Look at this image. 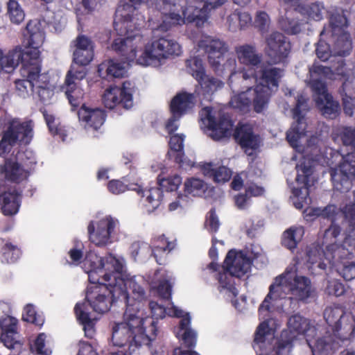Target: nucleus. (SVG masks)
I'll return each mask as SVG.
<instances>
[{"instance_id": "nucleus-50", "label": "nucleus", "mask_w": 355, "mask_h": 355, "mask_svg": "<svg viewBox=\"0 0 355 355\" xmlns=\"http://www.w3.org/2000/svg\"><path fill=\"white\" fill-rule=\"evenodd\" d=\"M288 326L291 332L304 334L308 330L309 322L306 319L299 314L292 315L288 319Z\"/></svg>"}, {"instance_id": "nucleus-36", "label": "nucleus", "mask_w": 355, "mask_h": 355, "mask_svg": "<svg viewBox=\"0 0 355 355\" xmlns=\"http://www.w3.org/2000/svg\"><path fill=\"white\" fill-rule=\"evenodd\" d=\"M239 61L252 67H257L261 62V55L256 53L254 46H240L236 50Z\"/></svg>"}, {"instance_id": "nucleus-4", "label": "nucleus", "mask_w": 355, "mask_h": 355, "mask_svg": "<svg viewBox=\"0 0 355 355\" xmlns=\"http://www.w3.org/2000/svg\"><path fill=\"white\" fill-rule=\"evenodd\" d=\"M112 342L120 347L127 349L111 353L110 355L125 354L131 355L142 345H148L157 335L155 322L150 318H143L136 313L125 311L124 321L114 322L112 327Z\"/></svg>"}, {"instance_id": "nucleus-40", "label": "nucleus", "mask_w": 355, "mask_h": 355, "mask_svg": "<svg viewBox=\"0 0 355 355\" xmlns=\"http://www.w3.org/2000/svg\"><path fill=\"white\" fill-rule=\"evenodd\" d=\"M352 83V78L348 77L339 89V92L342 96L344 113L349 116H352L355 111V98L347 94L348 87Z\"/></svg>"}, {"instance_id": "nucleus-64", "label": "nucleus", "mask_w": 355, "mask_h": 355, "mask_svg": "<svg viewBox=\"0 0 355 355\" xmlns=\"http://www.w3.org/2000/svg\"><path fill=\"white\" fill-rule=\"evenodd\" d=\"M315 211L318 213V215H320V217L329 220L331 223H335L336 216L338 214V208L334 205H328L323 208L317 207Z\"/></svg>"}, {"instance_id": "nucleus-6", "label": "nucleus", "mask_w": 355, "mask_h": 355, "mask_svg": "<svg viewBox=\"0 0 355 355\" xmlns=\"http://www.w3.org/2000/svg\"><path fill=\"white\" fill-rule=\"evenodd\" d=\"M251 265L252 261L245 254L230 250L222 266L212 261L208 264L207 268L212 272H216L215 278L219 284L218 288L219 292L226 290L233 297H236L239 291L235 286L233 277L241 278L245 276L250 270Z\"/></svg>"}, {"instance_id": "nucleus-45", "label": "nucleus", "mask_w": 355, "mask_h": 355, "mask_svg": "<svg viewBox=\"0 0 355 355\" xmlns=\"http://www.w3.org/2000/svg\"><path fill=\"white\" fill-rule=\"evenodd\" d=\"M290 47L286 46H267L266 52L273 64L282 62L290 53Z\"/></svg>"}, {"instance_id": "nucleus-20", "label": "nucleus", "mask_w": 355, "mask_h": 355, "mask_svg": "<svg viewBox=\"0 0 355 355\" xmlns=\"http://www.w3.org/2000/svg\"><path fill=\"white\" fill-rule=\"evenodd\" d=\"M184 137L182 134L171 135L168 142L169 149L166 155L168 159L178 164L179 167L187 169L192 168L194 163L185 157L184 150Z\"/></svg>"}, {"instance_id": "nucleus-60", "label": "nucleus", "mask_w": 355, "mask_h": 355, "mask_svg": "<svg viewBox=\"0 0 355 355\" xmlns=\"http://www.w3.org/2000/svg\"><path fill=\"white\" fill-rule=\"evenodd\" d=\"M227 21L230 24L234 21H238L240 28H243L251 23L252 17L248 12H241V10L236 9L234 11L233 13L228 16Z\"/></svg>"}, {"instance_id": "nucleus-7", "label": "nucleus", "mask_w": 355, "mask_h": 355, "mask_svg": "<svg viewBox=\"0 0 355 355\" xmlns=\"http://www.w3.org/2000/svg\"><path fill=\"white\" fill-rule=\"evenodd\" d=\"M76 47L73 59L75 64H72L67 71L62 87L73 110L80 106L84 96V91L79 86L80 82L87 75V71L83 67L89 64L94 56V46Z\"/></svg>"}, {"instance_id": "nucleus-43", "label": "nucleus", "mask_w": 355, "mask_h": 355, "mask_svg": "<svg viewBox=\"0 0 355 355\" xmlns=\"http://www.w3.org/2000/svg\"><path fill=\"white\" fill-rule=\"evenodd\" d=\"M284 297L282 295L279 288H277V286L274 281V282L269 286L268 293L259 307V314L262 315L264 312H270L271 309L272 301Z\"/></svg>"}, {"instance_id": "nucleus-42", "label": "nucleus", "mask_w": 355, "mask_h": 355, "mask_svg": "<svg viewBox=\"0 0 355 355\" xmlns=\"http://www.w3.org/2000/svg\"><path fill=\"white\" fill-rule=\"evenodd\" d=\"M306 128V124L303 121L298 123V121L296 120L292 125L290 130L286 133V139L291 146L297 148L299 146L300 139L305 135Z\"/></svg>"}, {"instance_id": "nucleus-11", "label": "nucleus", "mask_w": 355, "mask_h": 355, "mask_svg": "<svg viewBox=\"0 0 355 355\" xmlns=\"http://www.w3.org/2000/svg\"><path fill=\"white\" fill-rule=\"evenodd\" d=\"M283 71L279 68L270 67L261 69V80L263 83L254 88V110L261 113L267 106L271 94V87H278Z\"/></svg>"}, {"instance_id": "nucleus-48", "label": "nucleus", "mask_w": 355, "mask_h": 355, "mask_svg": "<svg viewBox=\"0 0 355 355\" xmlns=\"http://www.w3.org/2000/svg\"><path fill=\"white\" fill-rule=\"evenodd\" d=\"M139 195H141L142 197L145 196L146 202L152 209L154 210L160 205L163 198V190L162 188L153 187L145 191L142 189V193H140Z\"/></svg>"}, {"instance_id": "nucleus-32", "label": "nucleus", "mask_w": 355, "mask_h": 355, "mask_svg": "<svg viewBox=\"0 0 355 355\" xmlns=\"http://www.w3.org/2000/svg\"><path fill=\"white\" fill-rule=\"evenodd\" d=\"M317 107L322 116L327 119H334L340 114V107L338 101L334 100L332 95L324 96V98H315Z\"/></svg>"}, {"instance_id": "nucleus-37", "label": "nucleus", "mask_w": 355, "mask_h": 355, "mask_svg": "<svg viewBox=\"0 0 355 355\" xmlns=\"http://www.w3.org/2000/svg\"><path fill=\"white\" fill-rule=\"evenodd\" d=\"M200 49L203 50L207 53L208 61L210 65L217 68L222 60L224 59V55L227 51L226 46H198Z\"/></svg>"}, {"instance_id": "nucleus-53", "label": "nucleus", "mask_w": 355, "mask_h": 355, "mask_svg": "<svg viewBox=\"0 0 355 355\" xmlns=\"http://www.w3.org/2000/svg\"><path fill=\"white\" fill-rule=\"evenodd\" d=\"M341 232L340 227L335 223H331L330 226L325 230L322 241V245H326L328 249L329 245L336 243L337 237Z\"/></svg>"}, {"instance_id": "nucleus-30", "label": "nucleus", "mask_w": 355, "mask_h": 355, "mask_svg": "<svg viewBox=\"0 0 355 355\" xmlns=\"http://www.w3.org/2000/svg\"><path fill=\"white\" fill-rule=\"evenodd\" d=\"M200 169L205 176L211 178L215 182L218 183L229 181L232 175V172L229 168L220 166L214 168L211 162L203 163L200 165Z\"/></svg>"}, {"instance_id": "nucleus-33", "label": "nucleus", "mask_w": 355, "mask_h": 355, "mask_svg": "<svg viewBox=\"0 0 355 355\" xmlns=\"http://www.w3.org/2000/svg\"><path fill=\"white\" fill-rule=\"evenodd\" d=\"M304 234L302 226H291L286 230L282 236V245L286 248L293 251L301 241Z\"/></svg>"}, {"instance_id": "nucleus-61", "label": "nucleus", "mask_w": 355, "mask_h": 355, "mask_svg": "<svg viewBox=\"0 0 355 355\" xmlns=\"http://www.w3.org/2000/svg\"><path fill=\"white\" fill-rule=\"evenodd\" d=\"M338 170L355 176V153H347L343 157Z\"/></svg>"}, {"instance_id": "nucleus-49", "label": "nucleus", "mask_w": 355, "mask_h": 355, "mask_svg": "<svg viewBox=\"0 0 355 355\" xmlns=\"http://www.w3.org/2000/svg\"><path fill=\"white\" fill-rule=\"evenodd\" d=\"M205 189L204 181L198 178H189L184 182V192L188 195L199 196L204 193Z\"/></svg>"}, {"instance_id": "nucleus-16", "label": "nucleus", "mask_w": 355, "mask_h": 355, "mask_svg": "<svg viewBox=\"0 0 355 355\" xmlns=\"http://www.w3.org/2000/svg\"><path fill=\"white\" fill-rule=\"evenodd\" d=\"M124 284L122 290L127 296L128 301L123 298H121L120 301L125 303V311L139 312L142 302L146 299L145 290L135 281V278H124Z\"/></svg>"}, {"instance_id": "nucleus-25", "label": "nucleus", "mask_w": 355, "mask_h": 355, "mask_svg": "<svg viewBox=\"0 0 355 355\" xmlns=\"http://www.w3.org/2000/svg\"><path fill=\"white\" fill-rule=\"evenodd\" d=\"M80 121L85 123L86 125L98 130L104 123L106 114L105 112L98 108L91 109L83 104L78 111Z\"/></svg>"}, {"instance_id": "nucleus-34", "label": "nucleus", "mask_w": 355, "mask_h": 355, "mask_svg": "<svg viewBox=\"0 0 355 355\" xmlns=\"http://www.w3.org/2000/svg\"><path fill=\"white\" fill-rule=\"evenodd\" d=\"M103 259V257L98 256L94 252H89L86 254L83 264L87 270L86 272L88 273L89 279H95V275H98L99 279L101 277V274L103 273V271H102Z\"/></svg>"}, {"instance_id": "nucleus-23", "label": "nucleus", "mask_w": 355, "mask_h": 355, "mask_svg": "<svg viewBox=\"0 0 355 355\" xmlns=\"http://www.w3.org/2000/svg\"><path fill=\"white\" fill-rule=\"evenodd\" d=\"M0 174L3 175L6 180L17 184L29 178V172L12 158L6 159L0 165Z\"/></svg>"}, {"instance_id": "nucleus-10", "label": "nucleus", "mask_w": 355, "mask_h": 355, "mask_svg": "<svg viewBox=\"0 0 355 355\" xmlns=\"http://www.w3.org/2000/svg\"><path fill=\"white\" fill-rule=\"evenodd\" d=\"M275 282L280 293L290 294L292 300L304 302L311 295V282L309 278L298 276L295 272L286 270L276 277Z\"/></svg>"}, {"instance_id": "nucleus-5", "label": "nucleus", "mask_w": 355, "mask_h": 355, "mask_svg": "<svg viewBox=\"0 0 355 355\" xmlns=\"http://www.w3.org/2000/svg\"><path fill=\"white\" fill-rule=\"evenodd\" d=\"M198 6L189 5L180 6L183 18L178 13L170 12L166 15L162 23L152 31L151 42L147 44H178L171 39L168 31L173 25L179 24L180 21L194 24L201 27L209 19V13L212 9L218 8L224 5L227 0H200Z\"/></svg>"}, {"instance_id": "nucleus-1", "label": "nucleus", "mask_w": 355, "mask_h": 355, "mask_svg": "<svg viewBox=\"0 0 355 355\" xmlns=\"http://www.w3.org/2000/svg\"><path fill=\"white\" fill-rule=\"evenodd\" d=\"M40 54L38 46H15L6 54L0 49V72L13 70L21 64L20 73L25 78L15 82L18 95L24 98L30 90L37 93L40 100L44 101L51 91L47 77L41 74Z\"/></svg>"}, {"instance_id": "nucleus-8", "label": "nucleus", "mask_w": 355, "mask_h": 355, "mask_svg": "<svg viewBox=\"0 0 355 355\" xmlns=\"http://www.w3.org/2000/svg\"><path fill=\"white\" fill-rule=\"evenodd\" d=\"M130 3H124L117 7L114 19V28L118 37L110 44V33H102L105 44H128L137 40L141 42L142 38L140 34V29L134 22V13L136 10V6L148 3L150 0H128Z\"/></svg>"}, {"instance_id": "nucleus-52", "label": "nucleus", "mask_w": 355, "mask_h": 355, "mask_svg": "<svg viewBox=\"0 0 355 355\" xmlns=\"http://www.w3.org/2000/svg\"><path fill=\"white\" fill-rule=\"evenodd\" d=\"M322 244L320 243H312L308 246L306 249V261L311 265H314L318 263V261H322L324 256V252L323 250Z\"/></svg>"}, {"instance_id": "nucleus-12", "label": "nucleus", "mask_w": 355, "mask_h": 355, "mask_svg": "<svg viewBox=\"0 0 355 355\" xmlns=\"http://www.w3.org/2000/svg\"><path fill=\"white\" fill-rule=\"evenodd\" d=\"M211 107H206L201 111V119L211 132L210 137L214 141L229 138L232 135L234 123L231 117L225 113H218V116L212 114Z\"/></svg>"}, {"instance_id": "nucleus-24", "label": "nucleus", "mask_w": 355, "mask_h": 355, "mask_svg": "<svg viewBox=\"0 0 355 355\" xmlns=\"http://www.w3.org/2000/svg\"><path fill=\"white\" fill-rule=\"evenodd\" d=\"M196 103V96L195 94L185 91L178 92L171 99L170 103L171 113L182 116L193 109Z\"/></svg>"}, {"instance_id": "nucleus-38", "label": "nucleus", "mask_w": 355, "mask_h": 355, "mask_svg": "<svg viewBox=\"0 0 355 355\" xmlns=\"http://www.w3.org/2000/svg\"><path fill=\"white\" fill-rule=\"evenodd\" d=\"M254 88L250 87L245 92L234 96L231 98L230 103L234 108L245 111L249 108L252 103L254 104Z\"/></svg>"}, {"instance_id": "nucleus-18", "label": "nucleus", "mask_w": 355, "mask_h": 355, "mask_svg": "<svg viewBox=\"0 0 355 355\" xmlns=\"http://www.w3.org/2000/svg\"><path fill=\"white\" fill-rule=\"evenodd\" d=\"M22 190L17 187H10L0 191V209L4 216H12L19 211L21 203Z\"/></svg>"}, {"instance_id": "nucleus-3", "label": "nucleus", "mask_w": 355, "mask_h": 355, "mask_svg": "<svg viewBox=\"0 0 355 355\" xmlns=\"http://www.w3.org/2000/svg\"><path fill=\"white\" fill-rule=\"evenodd\" d=\"M96 280L94 285L87 287L85 300L77 303L74 307L76 318L83 326L85 336L90 339L94 338L96 333V319L91 317L89 309L98 313H105L110 309L113 303L121 298L128 301L122 287L101 282L99 278Z\"/></svg>"}, {"instance_id": "nucleus-55", "label": "nucleus", "mask_w": 355, "mask_h": 355, "mask_svg": "<svg viewBox=\"0 0 355 355\" xmlns=\"http://www.w3.org/2000/svg\"><path fill=\"white\" fill-rule=\"evenodd\" d=\"M187 67L196 80L202 78V76L205 73L202 61L198 57L195 56L188 59L187 60Z\"/></svg>"}, {"instance_id": "nucleus-26", "label": "nucleus", "mask_w": 355, "mask_h": 355, "mask_svg": "<svg viewBox=\"0 0 355 355\" xmlns=\"http://www.w3.org/2000/svg\"><path fill=\"white\" fill-rule=\"evenodd\" d=\"M150 248L156 262L159 265H164L167 255L175 248V243L168 241L164 235H160L153 239Z\"/></svg>"}, {"instance_id": "nucleus-27", "label": "nucleus", "mask_w": 355, "mask_h": 355, "mask_svg": "<svg viewBox=\"0 0 355 355\" xmlns=\"http://www.w3.org/2000/svg\"><path fill=\"white\" fill-rule=\"evenodd\" d=\"M22 254L18 244L10 239L0 238V260L3 263H14L21 257Z\"/></svg>"}, {"instance_id": "nucleus-17", "label": "nucleus", "mask_w": 355, "mask_h": 355, "mask_svg": "<svg viewBox=\"0 0 355 355\" xmlns=\"http://www.w3.org/2000/svg\"><path fill=\"white\" fill-rule=\"evenodd\" d=\"M101 279L103 283L116 285L117 287L124 286V277H123V265L120 261L109 254L103 259Z\"/></svg>"}, {"instance_id": "nucleus-28", "label": "nucleus", "mask_w": 355, "mask_h": 355, "mask_svg": "<svg viewBox=\"0 0 355 355\" xmlns=\"http://www.w3.org/2000/svg\"><path fill=\"white\" fill-rule=\"evenodd\" d=\"M191 320L189 317L182 318L179 323L178 330L176 333L177 337L181 340V345L191 350L194 348L197 341L196 332L190 328Z\"/></svg>"}, {"instance_id": "nucleus-46", "label": "nucleus", "mask_w": 355, "mask_h": 355, "mask_svg": "<svg viewBox=\"0 0 355 355\" xmlns=\"http://www.w3.org/2000/svg\"><path fill=\"white\" fill-rule=\"evenodd\" d=\"M200 85L202 89L206 94H212L218 89H220L223 87L224 83L220 80L212 76H209L205 73L202 78L196 80Z\"/></svg>"}, {"instance_id": "nucleus-63", "label": "nucleus", "mask_w": 355, "mask_h": 355, "mask_svg": "<svg viewBox=\"0 0 355 355\" xmlns=\"http://www.w3.org/2000/svg\"><path fill=\"white\" fill-rule=\"evenodd\" d=\"M17 320L12 316L6 315L0 318V329L1 333H17Z\"/></svg>"}, {"instance_id": "nucleus-44", "label": "nucleus", "mask_w": 355, "mask_h": 355, "mask_svg": "<svg viewBox=\"0 0 355 355\" xmlns=\"http://www.w3.org/2000/svg\"><path fill=\"white\" fill-rule=\"evenodd\" d=\"M15 159L21 166L29 172V176L33 172L37 164L35 155L31 150L19 151Z\"/></svg>"}, {"instance_id": "nucleus-29", "label": "nucleus", "mask_w": 355, "mask_h": 355, "mask_svg": "<svg viewBox=\"0 0 355 355\" xmlns=\"http://www.w3.org/2000/svg\"><path fill=\"white\" fill-rule=\"evenodd\" d=\"M296 169L297 171L296 182L299 184H302V186L299 190L296 189L295 194L300 197V193L304 189L306 192L304 201L306 202V198L309 196V189L312 184L311 183V178L313 173V168L309 162L306 163V161H302L297 164Z\"/></svg>"}, {"instance_id": "nucleus-9", "label": "nucleus", "mask_w": 355, "mask_h": 355, "mask_svg": "<svg viewBox=\"0 0 355 355\" xmlns=\"http://www.w3.org/2000/svg\"><path fill=\"white\" fill-rule=\"evenodd\" d=\"M323 315L333 333L340 340H348L355 336V316L347 313L343 306H327Z\"/></svg>"}, {"instance_id": "nucleus-2", "label": "nucleus", "mask_w": 355, "mask_h": 355, "mask_svg": "<svg viewBox=\"0 0 355 355\" xmlns=\"http://www.w3.org/2000/svg\"><path fill=\"white\" fill-rule=\"evenodd\" d=\"M182 46H145V49H137V46H111L120 56L121 62L110 59L98 66L97 73L101 78L111 79L123 78L127 73L125 64H132L141 66H159L164 59L170 56L180 55Z\"/></svg>"}, {"instance_id": "nucleus-59", "label": "nucleus", "mask_w": 355, "mask_h": 355, "mask_svg": "<svg viewBox=\"0 0 355 355\" xmlns=\"http://www.w3.org/2000/svg\"><path fill=\"white\" fill-rule=\"evenodd\" d=\"M205 227L207 231L212 234L218 232L220 227V222L216 215L215 208H211L208 212L205 222Z\"/></svg>"}, {"instance_id": "nucleus-13", "label": "nucleus", "mask_w": 355, "mask_h": 355, "mask_svg": "<svg viewBox=\"0 0 355 355\" xmlns=\"http://www.w3.org/2000/svg\"><path fill=\"white\" fill-rule=\"evenodd\" d=\"M118 225V220L111 216H106L98 221H90L87 226L89 241L98 247L112 243Z\"/></svg>"}, {"instance_id": "nucleus-35", "label": "nucleus", "mask_w": 355, "mask_h": 355, "mask_svg": "<svg viewBox=\"0 0 355 355\" xmlns=\"http://www.w3.org/2000/svg\"><path fill=\"white\" fill-rule=\"evenodd\" d=\"M331 177L334 189L340 193H347L352 185L351 177L354 176L340 170L334 169L331 171Z\"/></svg>"}, {"instance_id": "nucleus-14", "label": "nucleus", "mask_w": 355, "mask_h": 355, "mask_svg": "<svg viewBox=\"0 0 355 355\" xmlns=\"http://www.w3.org/2000/svg\"><path fill=\"white\" fill-rule=\"evenodd\" d=\"M54 18L55 13L48 10L41 18L30 20L23 31L24 40L26 44H43L46 39V26L52 25L58 30L57 26H60V23L57 24Z\"/></svg>"}, {"instance_id": "nucleus-62", "label": "nucleus", "mask_w": 355, "mask_h": 355, "mask_svg": "<svg viewBox=\"0 0 355 355\" xmlns=\"http://www.w3.org/2000/svg\"><path fill=\"white\" fill-rule=\"evenodd\" d=\"M339 137L345 146H351L355 150V128L343 127L339 132Z\"/></svg>"}, {"instance_id": "nucleus-58", "label": "nucleus", "mask_w": 355, "mask_h": 355, "mask_svg": "<svg viewBox=\"0 0 355 355\" xmlns=\"http://www.w3.org/2000/svg\"><path fill=\"white\" fill-rule=\"evenodd\" d=\"M281 28L288 35H296L301 31L300 24L297 21L287 17H282L279 21Z\"/></svg>"}, {"instance_id": "nucleus-51", "label": "nucleus", "mask_w": 355, "mask_h": 355, "mask_svg": "<svg viewBox=\"0 0 355 355\" xmlns=\"http://www.w3.org/2000/svg\"><path fill=\"white\" fill-rule=\"evenodd\" d=\"M46 336L44 333H40L34 340L33 343L31 345L30 349L32 353L37 355H51L52 351L50 348L46 347Z\"/></svg>"}, {"instance_id": "nucleus-22", "label": "nucleus", "mask_w": 355, "mask_h": 355, "mask_svg": "<svg viewBox=\"0 0 355 355\" xmlns=\"http://www.w3.org/2000/svg\"><path fill=\"white\" fill-rule=\"evenodd\" d=\"M345 340H340L334 333L318 338L312 344L308 341L313 355H333Z\"/></svg>"}, {"instance_id": "nucleus-21", "label": "nucleus", "mask_w": 355, "mask_h": 355, "mask_svg": "<svg viewBox=\"0 0 355 355\" xmlns=\"http://www.w3.org/2000/svg\"><path fill=\"white\" fill-rule=\"evenodd\" d=\"M233 136L236 143L245 151L256 150L259 146V137L254 133L253 128L248 123H238Z\"/></svg>"}, {"instance_id": "nucleus-19", "label": "nucleus", "mask_w": 355, "mask_h": 355, "mask_svg": "<svg viewBox=\"0 0 355 355\" xmlns=\"http://www.w3.org/2000/svg\"><path fill=\"white\" fill-rule=\"evenodd\" d=\"M34 124L32 120L20 122L17 120H12L6 130L10 135L11 141L16 145H28L31 143L33 137Z\"/></svg>"}, {"instance_id": "nucleus-31", "label": "nucleus", "mask_w": 355, "mask_h": 355, "mask_svg": "<svg viewBox=\"0 0 355 355\" xmlns=\"http://www.w3.org/2000/svg\"><path fill=\"white\" fill-rule=\"evenodd\" d=\"M327 15L329 25L334 31L338 28L342 33V37H344L346 42H349V44H352L350 34L343 30L344 28L348 26L347 19L343 11L334 9L332 10H328Z\"/></svg>"}, {"instance_id": "nucleus-41", "label": "nucleus", "mask_w": 355, "mask_h": 355, "mask_svg": "<svg viewBox=\"0 0 355 355\" xmlns=\"http://www.w3.org/2000/svg\"><path fill=\"white\" fill-rule=\"evenodd\" d=\"M300 12L310 19L320 21L328 10L321 2H314L300 8Z\"/></svg>"}, {"instance_id": "nucleus-47", "label": "nucleus", "mask_w": 355, "mask_h": 355, "mask_svg": "<svg viewBox=\"0 0 355 355\" xmlns=\"http://www.w3.org/2000/svg\"><path fill=\"white\" fill-rule=\"evenodd\" d=\"M182 183V178L178 175L174 174L169 175L166 178L162 177V175H159L157 177V184L166 191H176Z\"/></svg>"}, {"instance_id": "nucleus-15", "label": "nucleus", "mask_w": 355, "mask_h": 355, "mask_svg": "<svg viewBox=\"0 0 355 355\" xmlns=\"http://www.w3.org/2000/svg\"><path fill=\"white\" fill-rule=\"evenodd\" d=\"M132 87L130 81H125L121 87H110L105 91L102 101L105 107L128 110L133 105Z\"/></svg>"}, {"instance_id": "nucleus-54", "label": "nucleus", "mask_w": 355, "mask_h": 355, "mask_svg": "<svg viewBox=\"0 0 355 355\" xmlns=\"http://www.w3.org/2000/svg\"><path fill=\"white\" fill-rule=\"evenodd\" d=\"M8 14L10 21L16 24L22 22L25 17V13L18 1H8Z\"/></svg>"}, {"instance_id": "nucleus-39", "label": "nucleus", "mask_w": 355, "mask_h": 355, "mask_svg": "<svg viewBox=\"0 0 355 355\" xmlns=\"http://www.w3.org/2000/svg\"><path fill=\"white\" fill-rule=\"evenodd\" d=\"M108 191L114 195H119L128 190L135 191L138 194L142 193V187L137 183H126V180L124 181L120 180H110L107 185Z\"/></svg>"}, {"instance_id": "nucleus-56", "label": "nucleus", "mask_w": 355, "mask_h": 355, "mask_svg": "<svg viewBox=\"0 0 355 355\" xmlns=\"http://www.w3.org/2000/svg\"><path fill=\"white\" fill-rule=\"evenodd\" d=\"M270 24V19L266 12L259 10L256 12L254 26L262 35L268 31Z\"/></svg>"}, {"instance_id": "nucleus-57", "label": "nucleus", "mask_w": 355, "mask_h": 355, "mask_svg": "<svg viewBox=\"0 0 355 355\" xmlns=\"http://www.w3.org/2000/svg\"><path fill=\"white\" fill-rule=\"evenodd\" d=\"M345 285L338 279H331L327 282L325 293L329 296L340 297L345 293Z\"/></svg>"}]
</instances>
